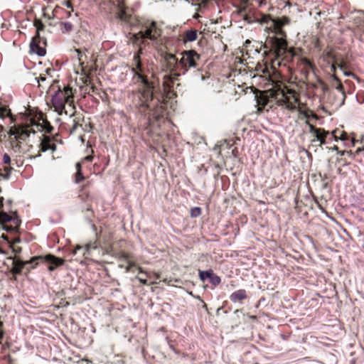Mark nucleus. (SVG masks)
<instances>
[{"label": "nucleus", "mask_w": 364, "mask_h": 364, "mask_svg": "<svg viewBox=\"0 0 364 364\" xmlns=\"http://www.w3.org/2000/svg\"><path fill=\"white\" fill-rule=\"evenodd\" d=\"M160 35V30L157 28L156 22L146 21L141 24L140 31L132 37L133 42L140 48L134 55L131 70L134 82L139 85L138 97L140 102L139 105L140 111L149 110L157 114L164 112L166 102L154 95V83L150 80V77H154V74L151 71L150 65L141 61L140 55L142 53L141 45L144 44L146 40L156 42Z\"/></svg>", "instance_id": "nucleus-1"}, {"label": "nucleus", "mask_w": 364, "mask_h": 364, "mask_svg": "<svg viewBox=\"0 0 364 364\" xmlns=\"http://www.w3.org/2000/svg\"><path fill=\"white\" fill-rule=\"evenodd\" d=\"M158 54L162 70L173 73L175 75H184L188 68H197V62L200 59V55L194 50L183 51L180 60L163 48L159 50Z\"/></svg>", "instance_id": "nucleus-2"}, {"label": "nucleus", "mask_w": 364, "mask_h": 364, "mask_svg": "<svg viewBox=\"0 0 364 364\" xmlns=\"http://www.w3.org/2000/svg\"><path fill=\"white\" fill-rule=\"evenodd\" d=\"M41 262L48 264V270L53 272L58 267L64 264V259L51 254L35 256L33 257L30 260L26 262L16 257L14 259L12 262L11 271L15 274H20L22 272V269L26 267V264H31V268L34 269Z\"/></svg>", "instance_id": "nucleus-3"}, {"label": "nucleus", "mask_w": 364, "mask_h": 364, "mask_svg": "<svg viewBox=\"0 0 364 364\" xmlns=\"http://www.w3.org/2000/svg\"><path fill=\"white\" fill-rule=\"evenodd\" d=\"M51 103L55 112L59 115L63 112L67 114L65 105H73V93L70 87H64L61 89L58 86V90L51 96Z\"/></svg>", "instance_id": "nucleus-4"}, {"label": "nucleus", "mask_w": 364, "mask_h": 364, "mask_svg": "<svg viewBox=\"0 0 364 364\" xmlns=\"http://www.w3.org/2000/svg\"><path fill=\"white\" fill-rule=\"evenodd\" d=\"M331 77L336 81V84L332 85L335 90L324 97V102L331 106L333 109H338L344 105L346 95L339 78L335 75Z\"/></svg>", "instance_id": "nucleus-5"}, {"label": "nucleus", "mask_w": 364, "mask_h": 364, "mask_svg": "<svg viewBox=\"0 0 364 364\" xmlns=\"http://www.w3.org/2000/svg\"><path fill=\"white\" fill-rule=\"evenodd\" d=\"M34 26L36 28V35L32 38L30 43V50L32 53L37 54L38 56H44L46 54L45 48L40 46L41 36L40 31H43L45 26L41 20L36 18L34 21Z\"/></svg>", "instance_id": "nucleus-6"}, {"label": "nucleus", "mask_w": 364, "mask_h": 364, "mask_svg": "<svg viewBox=\"0 0 364 364\" xmlns=\"http://www.w3.org/2000/svg\"><path fill=\"white\" fill-rule=\"evenodd\" d=\"M309 132L314 134L316 139L312 140V142L319 141V146L326 144L333 141L331 139V132L326 131L322 128H316L311 124H309Z\"/></svg>", "instance_id": "nucleus-7"}, {"label": "nucleus", "mask_w": 364, "mask_h": 364, "mask_svg": "<svg viewBox=\"0 0 364 364\" xmlns=\"http://www.w3.org/2000/svg\"><path fill=\"white\" fill-rule=\"evenodd\" d=\"M298 101V98L291 91L287 94L282 92L281 97L277 99V102L279 106H284L286 109L294 111L297 108L296 104Z\"/></svg>", "instance_id": "nucleus-8"}, {"label": "nucleus", "mask_w": 364, "mask_h": 364, "mask_svg": "<svg viewBox=\"0 0 364 364\" xmlns=\"http://www.w3.org/2000/svg\"><path fill=\"white\" fill-rule=\"evenodd\" d=\"M272 49L277 55H281L287 48V40L284 36H274L271 38Z\"/></svg>", "instance_id": "nucleus-9"}, {"label": "nucleus", "mask_w": 364, "mask_h": 364, "mask_svg": "<svg viewBox=\"0 0 364 364\" xmlns=\"http://www.w3.org/2000/svg\"><path fill=\"white\" fill-rule=\"evenodd\" d=\"M31 133L35 134L36 132L33 129L27 127H21L9 132L11 136H14L17 140L23 141L28 138Z\"/></svg>", "instance_id": "nucleus-10"}, {"label": "nucleus", "mask_w": 364, "mask_h": 364, "mask_svg": "<svg viewBox=\"0 0 364 364\" xmlns=\"http://www.w3.org/2000/svg\"><path fill=\"white\" fill-rule=\"evenodd\" d=\"M11 223L14 224H21V220L18 216L16 212H12L11 215L8 214L6 212L1 211L0 213V224H6Z\"/></svg>", "instance_id": "nucleus-11"}, {"label": "nucleus", "mask_w": 364, "mask_h": 364, "mask_svg": "<svg viewBox=\"0 0 364 364\" xmlns=\"http://www.w3.org/2000/svg\"><path fill=\"white\" fill-rule=\"evenodd\" d=\"M331 139H333L336 141L338 140H341L344 141L345 143H347L350 140L348 135L347 133H346L343 131H341L338 129H336L331 132Z\"/></svg>", "instance_id": "nucleus-12"}, {"label": "nucleus", "mask_w": 364, "mask_h": 364, "mask_svg": "<svg viewBox=\"0 0 364 364\" xmlns=\"http://www.w3.org/2000/svg\"><path fill=\"white\" fill-rule=\"evenodd\" d=\"M247 298V291L245 289H239L234 291L230 296V300L232 302L242 301Z\"/></svg>", "instance_id": "nucleus-13"}, {"label": "nucleus", "mask_w": 364, "mask_h": 364, "mask_svg": "<svg viewBox=\"0 0 364 364\" xmlns=\"http://www.w3.org/2000/svg\"><path fill=\"white\" fill-rule=\"evenodd\" d=\"M50 141L51 139L49 136H43V138H41L40 151L46 152L48 151Z\"/></svg>", "instance_id": "nucleus-14"}, {"label": "nucleus", "mask_w": 364, "mask_h": 364, "mask_svg": "<svg viewBox=\"0 0 364 364\" xmlns=\"http://www.w3.org/2000/svg\"><path fill=\"white\" fill-rule=\"evenodd\" d=\"M185 42H193L197 38V31L191 29L187 31L183 36Z\"/></svg>", "instance_id": "nucleus-15"}, {"label": "nucleus", "mask_w": 364, "mask_h": 364, "mask_svg": "<svg viewBox=\"0 0 364 364\" xmlns=\"http://www.w3.org/2000/svg\"><path fill=\"white\" fill-rule=\"evenodd\" d=\"M99 246L98 241L97 240H95L94 241H90L88 242L85 247V252L83 253L84 255H86V254L90 255V252L92 250H96Z\"/></svg>", "instance_id": "nucleus-16"}, {"label": "nucleus", "mask_w": 364, "mask_h": 364, "mask_svg": "<svg viewBox=\"0 0 364 364\" xmlns=\"http://www.w3.org/2000/svg\"><path fill=\"white\" fill-rule=\"evenodd\" d=\"M20 224H14L11 225L3 224L1 225L2 230L8 232H16L18 231Z\"/></svg>", "instance_id": "nucleus-17"}, {"label": "nucleus", "mask_w": 364, "mask_h": 364, "mask_svg": "<svg viewBox=\"0 0 364 364\" xmlns=\"http://www.w3.org/2000/svg\"><path fill=\"white\" fill-rule=\"evenodd\" d=\"M213 272V271L212 269H208L205 271L199 270L198 274L200 279L202 282H205L206 279H210Z\"/></svg>", "instance_id": "nucleus-18"}, {"label": "nucleus", "mask_w": 364, "mask_h": 364, "mask_svg": "<svg viewBox=\"0 0 364 364\" xmlns=\"http://www.w3.org/2000/svg\"><path fill=\"white\" fill-rule=\"evenodd\" d=\"M77 172L75 173V183H79L84 180V176L81 171V165L80 163L76 164Z\"/></svg>", "instance_id": "nucleus-19"}, {"label": "nucleus", "mask_w": 364, "mask_h": 364, "mask_svg": "<svg viewBox=\"0 0 364 364\" xmlns=\"http://www.w3.org/2000/svg\"><path fill=\"white\" fill-rule=\"evenodd\" d=\"M289 18L288 17L284 16L282 18L274 19V25H279L283 27L284 26L289 24Z\"/></svg>", "instance_id": "nucleus-20"}, {"label": "nucleus", "mask_w": 364, "mask_h": 364, "mask_svg": "<svg viewBox=\"0 0 364 364\" xmlns=\"http://www.w3.org/2000/svg\"><path fill=\"white\" fill-rule=\"evenodd\" d=\"M300 63L301 65H303L306 69L313 70L314 68V63L309 59H308L306 58H301Z\"/></svg>", "instance_id": "nucleus-21"}, {"label": "nucleus", "mask_w": 364, "mask_h": 364, "mask_svg": "<svg viewBox=\"0 0 364 364\" xmlns=\"http://www.w3.org/2000/svg\"><path fill=\"white\" fill-rule=\"evenodd\" d=\"M114 257L119 260V261H125L127 262L129 259V255L128 253L125 252H119L115 254Z\"/></svg>", "instance_id": "nucleus-22"}, {"label": "nucleus", "mask_w": 364, "mask_h": 364, "mask_svg": "<svg viewBox=\"0 0 364 364\" xmlns=\"http://www.w3.org/2000/svg\"><path fill=\"white\" fill-rule=\"evenodd\" d=\"M274 26V33H275L274 36H284L286 38V33L282 29V27L279 25H273Z\"/></svg>", "instance_id": "nucleus-23"}, {"label": "nucleus", "mask_w": 364, "mask_h": 364, "mask_svg": "<svg viewBox=\"0 0 364 364\" xmlns=\"http://www.w3.org/2000/svg\"><path fill=\"white\" fill-rule=\"evenodd\" d=\"M209 280H210V282L215 287L218 286L221 282L220 277L219 276L215 274L213 272L212 273L211 277Z\"/></svg>", "instance_id": "nucleus-24"}, {"label": "nucleus", "mask_w": 364, "mask_h": 364, "mask_svg": "<svg viewBox=\"0 0 364 364\" xmlns=\"http://www.w3.org/2000/svg\"><path fill=\"white\" fill-rule=\"evenodd\" d=\"M318 82H319V84H320V85H321V90H322V91H323V94H324V97H326V95H328V93H329V92H332V90L331 91V90H329V87H328V85L327 84H326L323 80H318Z\"/></svg>", "instance_id": "nucleus-25"}, {"label": "nucleus", "mask_w": 364, "mask_h": 364, "mask_svg": "<svg viewBox=\"0 0 364 364\" xmlns=\"http://www.w3.org/2000/svg\"><path fill=\"white\" fill-rule=\"evenodd\" d=\"M200 213H201V209L199 207H194L191 209L190 214L192 218H196V217L199 216L200 215Z\"/></svg>", "instance_id": "nucleus-26"}, {"label": "nucleus", "mask_w": 364, "mask_h": 364, "mask_svg": "<svg viewBox=\"0 0 364 364\" xmlns=\"http://www.w3.org/2000/svg\"><path fill=\"white\" fill-rule=\"evenodd\" d=\"M63 32H69L73 28V24L70 22H62Z\"/></svg>", "instance_id": "nucleus-27"}, {"label": "nucleus", "mask_w": 364, "mask_h": 364, "mask_svg": "<svg viewBox=\"0 0 364 364\" xmlns=\"http://www.w3.org/2000/svg\"><path fill=\"white\" fill-rule=\"evenodd\" d=\"M127 262L128 264L124 267L126 272H132V268L136 267L135 263L131 262L130 260L127 261Z\"/></svg>", "instance_id": "nucleus-28"}, {"label": "nucleus", "mask_w": 364, "mask_h": 364, "mask_svg": "<svg viewBox=\"0 0 364 364\" xmlns=\"http://www.w3.org/2000/svg\"><path fill=\"white\" fill-rule=\"evenodd\" d=\"M338 67L341 70H343L344 69V65L343 63H341V64H338L337 63L334 62L331 66V69L333 72H335L336 70V68Z\"/></svg>", "instance_id": "nucleus-29"}, {"label": "nucleus", "mask_w": 364, "mask_h": 364, "mask_svg": "<svg viewBox=\"0 0 364 364\" xmlns=\"http://www.w3.org/2000/svg\"><path fill=\"white\" fill-rule=\"evenodd\" d=\"M1 238H2L4 240H6L8 242V243H11V241L9 240V237L6 234H2L1 235ZM12 242L13 243H18V242H20V239L19 238H15L14 241H12Z\"/></svg>", "instance_id": "nucleus-30"}, {"label": "nucleus", "mask_w": 364, "mask_h": 364, "mask_svg": "<svg viewBox=\"0 0 364 364\" xmlns=\"http://www.w3.org/2000/svg\"><path fill=\"white\" fill-rule=\"evenodd\" d=\"M13 168L11 167H5L4 171L6 172L4 174V179L8 180L10 178L11 171Z\"/></svg>", "instance_id": "nucleus-31"}, {"label": "nucleus", "mask_w": 364, "mask_h": 364, "mask_svg": "<svg viewBox=\"0 0 364 364\" xmlns=\"http://www.w3.org/2000/svg\"><path fill=\"white\" fill-rule=\"evenodd\" d=\"M274 18H273L270 15H264L262 17V22L268 23L269 21H272L274 23Z\"/></svg>", "instance_id": "nucleus-32"}, {"label": "nucleus", "mask_w": 364, "mask_h": 364, "mask_svg": "<svg viewBox=\"0 0 364 364\" xmlns=\"http://www.w3.org/2000/svg\"><path fill=\"white\" fill-rule=\"evenodd\" d=\"M325 57L328 59L333 60L335 61L336 57L331 51H326L325 53Z\"/></svg>", "instance_id": "nucleus-33"}, {"label": "nucleus", "mask_w": 364, "mask_h": 364, "mask_svg": "<svg viewBox=\"0 0 364 364\" xmlns=\"http://www.w3.org/2000/svg\"><path fill=\"white\" fill-rule=\"evenodd\" d=\"M3 162L5 164H10L11 162V158L9 156V155L6 153H5L4 154V156H3Z\"/></svg>", "instance_id": "nucleus-34"}, {"label": "nucleus", "mask_w": 364, "mask_h": 364, "mask_svg": "<svg viewBox=\"0 0 364 364\" xmlns=\"http://www.w3.org/2000/svg\"><path fill=\"white\" fill-rule=\"evenodd\" d=\"M78 126H79V124H78L77 122H75V121L74 120V124H73V127L70 129V133L71 134H73V133H75V131H76V129H77Z\"/></svg>", "instance_id": "nucleus-35"}, {"label": "nucleus", "mask_w": 364, "mask_h": 364, "mask_svg": "<svg viewBox=\"0 0 364 364\" xmlns=\"http://www.w3.org/2000/svg\"><path fill=\"white\" fill-rule=\"evenodd\" d=\"M75 52L77 53V54L79 61H81L82 56L81 50L80 49L76 48V49H75Z\"/></svg>", "instance_id": "nucleus-36"}, {"label": "nucleus", "mask_w": 364, "mask_h": 364, "mask_svg": "<svg viewBox=\"0 0 364 364\" xmlns=\"http://www.w3.org/2000/svg\"><path fill=\"white\" fill-rule=\"evenodd\" d=\"M343 74H344V75H346V76H352V77H355V74H354V73H352V72H350V71H346V70H344V71H343Z\"/></svg>", "instance_id": "nucleus-37"}, {"label": "nucleus", "mask_w": 364, "mask_h": 364, "mask_svg": "<svg viewBox=\"0 0 364 364\" xmlns=\"http://www.w3.org/2000/svg\"><path fill=\"white\" fill-rule=\"evenodd\" d=\"M13 251L16 253V254H19L21 252V248L19 247H13Z\"/></svg>", "instance_id": "nucleus-38"}, {"label": "nucleus", "mask_w": 364, "mask_h": 364, "mask_svg": "<svg viewBox=\"0 0 364 364\" xmlns=\"http://www.w3.org/2000/svg\"><path fill=\"white\" fill-rule=\"evenodd\" d=\"M49 150H52L53 151H55L56 150V145L55 144H51V141L50 142Z\"/></svg>", "instance_id": "nucleus-39"}, {"label": "nucleus", "mask_w": 364, "mask_h": 364, "mask_svg": "<svg viewBox=\"0 0 364 364\" xmlns=\"http://www.w3.org/2000/svg\"><path fill=\"white\" fill-rule=\"evenodd\" d=\"M35 80L38 82V83H39L40 80L42 82L45 81L46 80V77L44 76H41L39 79L36 77Z\"/></svg>", "instance_id": "nucleus-40"}, {"label": "nucleus", "mask_w": 364, "mask_h": 364, "mask_svg": "<svg viewBox=\"0 0 364 364\" xmlns=\"http://www.w3.org/2000/svg\"><path fill=\"white\" fill-rule=\"evenodd\" d=\"M93 159V156L89 155L85 157V160L87 161H92Z\"/></svg>", "instance_id": "nucleus-41"}, {"label": "nucleus", "mask_w": 364, "mask_h": 364, "mask_svg": "<svg viewBox=\"0 0 364 364\" xmlns=\"http://www.w3.org/2000/svg\"><path fill=\"white\" fill-rule=\"evenodd\" d=\"M189 294L191 295L192 296H193L194 298H196V299L201 301L202 302H203V301L201 299L200 296H193L192 292H190Z\"/></svg>", "instance_id": "nucleus-42"}, {"label": "nucleus", "mask_w": 364, "mask_h": 364, "mask_svg": "<svg viewBox=\"0 0 364 364\" xmlns=\"http://www.w3.org/2000/svg\"><path fill=\"white\" fill-rule=\"evenodd\" d=\"M3 202H4V198L0 197V208H1L4 205Z\"/></svg>", "instance_id": "nucleus-43"}, {"label": "nucleus", "mask_w": 364, "mask_h": 364, "mask_svg": "<svg viewBox=\"0 0 364 364\" xmlns=\"http://www.w3.org/2000/svg\"><path fill=\"white\" fill-rule=\"evenodd\" d=\"M65 6H66L68 8H72V4H71V3H70V2H68V1H67V2L65 3Z\"/></svg>", "instance_id": "nucleus-44"}, {"label": "nucleus", "mask_w": 364, "mask_h": 364, "mask_svg": "<svg viewBox=\"0 0 364 364\" xmlns=\"http://www.w3.org/2000/svg\"><path fill=\"white\" fill-rule=\"evenodd\" d=\"M4 337V332L3 331L0 330V340L2 339Z\"/></svg>", "instance_id": "nucleus-45"}, {"label": "nucleus", "mask_w": 364, "mask_h": 364, "mask_svg": "<svg viewBox=\"0 0 364 364\" xmlns=\"http://www.w3.org/2000/svg\"><path fill=\"white\" fill-rule=\"evenodd\" d=\"M139 281L144 284H146V279H139Z\"/></svg>", "instance_id": "nucleus-46"}, {"label": "nucleus", "mask_w": 364, "mask_h": 364, "mask_svg": "<svg viewBox=\"0 0 364 364\" xmlns=\"http://www.w3.org/2000/svg\"><path fill=\"white\" fill-rule=\"evenodd\" d=\"M92 230H93L95 232H96V230H97V228H96V226H95V224H92Z\"/></svg>", "instance_id": "nucleus-47"}, {"label": "nucleus", "mask_w": 364, "mask_h": 364, "mask_svg": "<svg viewBox=\"0 0 364 364\" xmlns=\"http://www.w3.org/2000/svg\"><path fill=\"white\" fill-rule=\"evenodd\" d=\"M118 267H119V268H121V269H123V268H124V267H125L124 264H119L118 265Z\"/></svg>", "instance_id": "nucleus-48"}, {"label": "nucleus", "mask_w": 364, "mask_h": 364, "mask_svg": "<svg viewBox=\"0 0 364 364\" xmlns=\"http://www.w3.org/2000/svg\"><path fill=\"white\" fill-rule=\"evenodd\" d=\"M33 125L36 126V127H41L40 124H34Z\"/></svg>", "instance_id": "nucleus-49"}, {"label": "nucleus", "mask_w": 364, "mask_h": 364, "mask_svg": "<svg viewBox=\"0 0 364 364\" xmlns=\"http://www.w3.org/2000/svg\"><path fill=\"white\" fill-rule=\"evenodd\" d=\"M87 211H89V212H90V214H91V215L92 214V210H91L90 208H87Z\"/></svg>", "instance_id": "nucleus-50"}, {"label": "nucleus", "mask_w": 364, "mask_h": 364, "mask_svg": "<svg viewBox=\"0 0 364 364\" xmlns=\"http://www.w3.org/2000/svg\"><path fill=\"white\" fill-rule=\"evenodd\" d=\"M333 150H337V149H338V146H334L333 147Z\"/></svg>", "instance_id": "nucleus-51"}, {"label": "nucleus", "mask_w": 364, "mask_h": 364, "mask_svg": "<svg viewBox=\"0 0 364 364\" xmlns=\"http://www.w3.org/2000/svg\"><path fill=\"white\" fill-rule=\"evenodd\" d=\"M4 178V173H1V172H0V178Z\"/></svg>", "instance_id": "nucleus-52"}, {"label": "nucleus", "mask_w": 364, "mask_h": 364, "mask_svg": "<svg viewBox=\"0 0 364 364\" xmlns=\"http://www.w3.org/2000/svg\"><path fill=\"white\" fill-rule=\"evenodd\" d=\"M87 218L88 222H89L90 223H91V222H92V221H91V220L89 218V217H88V216H87Z\"/></svg>", "instance_id": "nucleus-53"}, {"label": "nucleus", "mask_w": 364, "mask_h": 364, "mask_svg": "<svg viewBox=\"0 0 364 364\" xmlns=\"http://www.w3.org/2000/svg\"><path fill=\"white\" fill-rule=\"evenodd\" d=\"M357 101H358L359 103H363V101H361V102H360V101L359 100V99H358V98H357Z\"/></svg>", "instance_id": "nucleus-54"}, {"label": "nucleus", "mask_w": 364, "mask_h": 364, "mask_svg": "<svg viewBox=\"0 0 364 364\" xmlns=\"http://www.w3.org/2000/svg\"><path fill=\"white\" fill-rule=\"evenodd\" d=\"M360 210H361L362 212H364V207L360 208Z\"/></svg>", "instance_id": "nucleus-55"}, {"label": "nucleus", "mask_w": 364, "mask_h": 364, "mask_svg": "<svg viewBox=\"0 0 364 364\" xmlns=\"http://www.w3.org/2000/svg\"><path fill=\"white\" fill-rule=\"evenodd\" d=\"M240 311V310H239V309L235 310V314H237V312H239Z\"/></svg>", "instance_id": "nucleus-56"}, {"label": "nucleus", "mask_w": 364, "mask_h": 364, "mask_svg": "<svg viewBox=\"0 0 364 364\" xmlns=\"http://www.w3.org/2000/svg\"><path fill=\"white\" fill-rule=\"evenodd\" d=\"M198 15H195V16H193V18H198Z\"/></svg>", "instance_id": "nucleus-57"}, {"label": "nucleus", "mask_w": 364, "mask_h": 364, "mask_svg": "<svg viewBox=\"0 0 364 364\" xmlns=\"http://www.w3.org/2000/svg\"><path fill=\"white\" fill-rule=\"evenodd\" d=\"M193 5H194V6H199V4H193Z\"/></svg>", "instance_id": "nucleus-58"}, {"label": "nucleus", "mask_w": 364, "mask_h": 364, "mask_svg": "<svg viewBox=\"0 0 364 364\" xmlns=\"http://www.w3.org/2000/svg\"><path fill=\"white\" fill-rule=\"evenodd\" d=\"M352 145H354V141L351 140Z\"/></svg>", "instance_id": "nucleus-59"}, {"label": "nucleus", "mask_w": 364, "mask_h": 364, "mask_svg": "<svg viewBox=\"0 0 364 364\" xmlns=\"http://www.w3.org/2000/svg\"><path fill=\"white\" fill-rule=\"evenodd\" d=\"M139 269L140 272H142V270L141 268H139Z\"/></svg>", "instance_id": "nucleus-60"}, {"label": "nucleus", "mask_w": 364, "mask_h": 364, "mask_svg": "<svg viewBox=\"0 0 364 364\" xmlns=\"http://www.w3.org/2000/svg\"><path fill=\"white\" fill-rule=\"evenodd\" d=\"M2 326V322L0 321V327Z\"/></svg>", "instance_id": "nucleus-61"}, {"label": "nucleus", "mask_w": 364, "mask_h": 364, "mask_svg": "<svg viewBox=\"0 0 364 364\" xmlns=\"http://www.w3.org/2000/svg\"><path fill=\"white\" fill-rule=\"evenodd\" d=\"M1 191V188H0V192Z\"/></svg>", "instance_id": "nucleus-62"}]
</instances>
